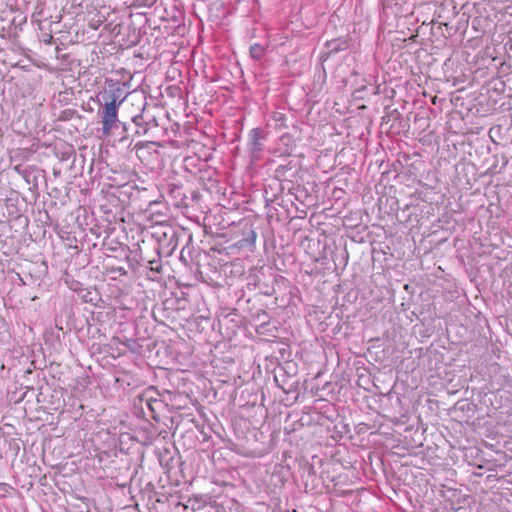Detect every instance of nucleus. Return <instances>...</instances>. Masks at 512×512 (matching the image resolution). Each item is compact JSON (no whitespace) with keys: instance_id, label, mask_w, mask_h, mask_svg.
<instances>
[{"instance_id":"1","label":"nucleus","mask_w":512,"mask_h":512,"mask_svg":"<svg viewBox=\"0 0 512 512\" xmlns=\"http://www.w3.org/2000/svg\"><path fill=\"white\" fill-rule=\"evenodd\" d=\"M118 108L114 104H103L98 110V116L101 119L102 133L109 136L112 131L118 127Z\"/></svg>"},{"instance_id":"2","label":"nucleus","mask_w":512,"mask_h":512,"mask_svg":"<svg viewBox=\"0 0 512 512\" xmlns=\"http://www.w3.org/2000/svg\"><path fill=\"white\" fill-rule=\"evenodd\" d=\"M126 96L127 93L125 92L123 85L120 83L109 85V88L104 90L102 93V99L105 104H114L117 107H120V105L126 99Z\"/></svg>"},{"instance_id":"3","label":"nucleus","mask_w":512,"mask_h":512,"mask_svg":"<svg viewBox=\"0 0 512 512\" xmlns=\"http://www.w3.org/2000/svg\"><path fill=\"white\" fill-rule=\"evenodd\" d=\"M263 138L262 131L259 128L253 129L250 133V152L253 156H257L262 150L263 145L261 139Z\"/></svg>"},{"instance_id":"4","label":"nucleus","mask_w":512,"mask_h":512,"mask_svg":"<svg viewBox=\"0 0 512 512\" xmlns=\"http://www.w3.org/2000/svg\"><path fill=\"white\" fill-rule=\"evenodd\" d=\"M266 53V47L261 44H254L250 47V55L255 60H260Z\"/></svg>"},{"instance_id":"5","label":"nucleus","mask_w":512,"mask_h":512,"mask_svg":"<svg viewBox=\"0 0 512 512\" xmlns=\"http://www.w3.org/2000/svg\"><path fill=\"white\" fill-rule=\"evenodd\" d=\"M13 491V487L7 483L0 482V498L8 497Z\"/></svg>"},{"instance_id":"6","label":"nucleus","mask_w":512,"mask_h":512,"mask_svg":"<svg viewBox=\"0 0 512 512\" xmlns=\"http://www.w3.org/2000/svg\"><path fill=\"white\" fill-rule=\"evenodd\" d=\"M103 19L101 18H98V19H92L90 22H89V27L93 30H97L99 29V27L103 24Z\"/></svg>"},{"instance_id":"7","label":"nucleus","mask_w":512,"mask_h":512,"mask_svg":"<svg viewBox=\"0 0 512 512\" xmlns=\"http://www.w3.org/2000/svg\"><path fill=\"white\" fill-rule=\"evenodd\" d=\"M133 122L136 124V125H141V122L143 120L142 116L141 115H136L133 117Z\"/></svg>"},{"instance_id":"8","label":"nucleus","mask_w":512,"mask_h":512,"mask_svg":"<svg viewBox=\"0 0 512 512\" xmlns=\"http://www.w3.org/2000/svg\"><path fill=\"white\" fill-rule=\"evenodd\" d=\"M157 0H143L144 4L147 6H152L156 3Z\"/></svg>"}]
</instances>
